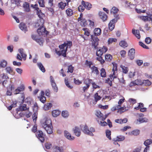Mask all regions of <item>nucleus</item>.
Returning a JSON list of instances; mask_svg holds the SVG:
<instances>
[{
	"instance_id": "nucleus-1",
	"label": "nucleus",
	"mask_w": 152,
	"mask_h": 152,
	"mask_svg": "<svg viewBox=\"0 0 152 152\" xmlns=\"http://www.w3.org/2000/svg\"><path fill=\"white\" fill-rule=\"evenodd\" d=\"M72 45L71 41H67L64 42L63 44L59 45V47L61 50L57 52V54L59 56L62 55L64 57H66L67 48H70Z\"/></svg>"
},
{
	"instance_id": "nucleus-2",
	"label": "nucleus",
	"mask_w": 152,
	"mask_h": 152,
	"mask_svg": "<svg viewBox=\"0 0 152 152\" xmlns=\"http://www.w3.org/2000/svg\"><path fill=\"white\" fill-rule=\"evenodd\" d=\"M27 109L26 105V104H23L20 106L16 110V113L14 115V117L18 119L23 116L24 113L22 111L25 110Z\"/></svg>"
},
{
	"instance_id": "nucleus-3",
	"label": "nucleus",
	"mask_w": 152,
	"mask_h": 152,
	"mask_svg": "<svg viewBox=\"0 0 152 152\" xmlns=\"http://www.w3.org/2000/svg\"><path fill=\"white\" fill-rule=\"evenodd\" d=\"M82 130L85 134L92 136H94V134L92 133L95 132V129L94 128L91 127L89 129L88 127L86 125L85 126L82 128Z\"/></svg>"
},
{
	"instance_id": "nucleus-4",
	"label": "nucleus",
	"mask_w": 152,
	"mask_h": 152,
	"mask_svg": "<svg viewBox=\"0 0 152 152\" xmlns=\"http://www.w3.org/2000/svg\"><path fill=\"white\" fill-rule=\"evenodd\" d=\"M118 9L115 7H113L110 10V13L113 15L114 17V19L119 20L120 19L119 14L118 13Z\"/></svg>"
},
{
	"instance_id": "nucleus-5",
	"label": "nucleus",
	"mask_w": 152,
	"mask_h": 152,
	"mask_svg": "<svg viewBox=\"0 0 152 152\" xmlns=\"http://www.w3.org/2000/svg\"><path fill=\"white\" fill-rule=\"evenodd\" d=\"M50 81L53 90L56 92H57L58 91V87L53 77L52 76H50Z\"/></svg>"
},
{
	"instance_id": "nucleus-6",
	"label": "nucleus",
	"mask_w": 152,
	"mask_h": 152,
	"mask_svg": "<svg viewBox=\"0 0 152 152\" xmlns=\"http://www.w3.org/2000/svg\"><path fill=\"white\" fill-rule=\"evenodd\" d=\"M37 32L40 36L42 35L45 36L48 34V31L46 30L44 26L40 27L37 30Z\"/></svg>"
},
{
	"instance_id": "nucleus-7",
	"label": "nucleus",
	"mask_w": 152,
	"mask_h": 152,
	"mask_svg": "<svg viewBox=\"0 0 152 152\" xmlns=\"http://www.w3.org/2000/svg\"><path fill=\"white\" fill-rule=\"evenodd\" d=\"M91 37L92 42V46L93 47H94V48L96 49L97 48V46L98 45V41L99 39L97 37H94L93 38V36L92 35H91Z\"/></svg>"
},
{
	"instance_id": "nucleus-8",
	"label": "nucleus",
	"mask_w": 152,
	"mask_h": 152,
	"mask_svg": "<svg viewBox=\"0 0 152 152\" xmlns=\"http://www.w3.org/2000/svg\"><path fill=\"white\" fill-rule=\"evenodd\" d=\"M36 135L41 142H43L45 140L44 138L45 135L42 131L39 130L37 132L36 134Z\"/></svg>"
},
{
	"instance_id": "nucleus-9",
	"label": "nucleus",
	"mask_w": 152,
	"mask_h": 152,
	"mask_svg": "<svg viewBox=\"0 0 152 152\" xmlns=\"http://www.w3.org/2000/svg\"><path fill=\"white\" fill-rule=\"evenodd\" d=\"M107 50V48L103 46L102 48H100L97 50L96 52V55L98 56H101L104 53H105Z\"/></svg>"
},
{
	"instance_id": "nucleus-10",
	"label": "nucleus",
	"mask_w": 152,
	"mask_h": 152,
	"mask_svg": "<svg viewBox=\"0 0 152 152\" xmlns=\"http://www.w3.org/2000/svg\"><path fill=\"white\" fill-rule=\"evenodd\" d=\"M92 82V80L87 79L84 81V84H86V86H84L83 88V90L84 92H85L86 90L88 89L90 86V84Z\"/></svg>"
},
{
	"instance_id": "nucleus-11",
	"label": "nucleus",
	"mask_w": 152,
	"mask_h": 152,
	"mask_svg": "<svg viewBox=\"0 0 152 152\" xmlns=\"http://www.w3.org/2000/svg\"><path fill=\"white\" fill-rule=\"evenodd\" d=\"M113 107L112 110L114 111L115 110L118 109V112L120 114H121L126 110H128V109H126V107L125 106L122 107Z\"/></svg>"
},
{
	"instance_id": "nucleus-12",
	"label": "nucleus",
	"mask_w": 152,
	"mask_h": 152,
	"mask_svg": "<svg viewBox=\"0 0 152 152\" xmlns=\"http://www.w3.org/2000/svg\"><path fill=\"white\" fill-rule=\"evenodd\" d=\"M118 20L113 19L110 21L109 24V28L110 31H111L114 29L115 23Z\"/></svg>"
},
{
	"instance_id": "nucleus-13",
	"label": "nucleus",
	"mask_w": 152,
	"mask_h": 152,
	"mask_svg": "<svg viewBox=\"0 0 152 152\" xmlns=\"http://www.w3.org/2000/svg\"><path fill=\"white\" fill-rule=\"evenodd\" d=\"M65 150L66 148L64 146H56L54 148V151L55 152H65Z\"/></svg>"
},
{
	"instance_id": "nucleus-14",
	"label": "nucleus",
	"mask_w": 152,
	"mask_h": 152,
	"mask_svg": "<svg viewBox=\"0 0 152 152\" xmlns=\"http://www.w3.org/2000/svg\"><path fill=\"white\" fill-rule=\"evenodd\" d=\"M64 134L65 137L70 140H73L75 139V137L72 136L71 134L67 131L64 132Z\"/></svg>"
},
{
	"instance_id": "nucleus-15",
	"label": "nucleus",
	"mask_w": 152,
	"mask_h": 152,
	"mask_svg": "<svg viewBox=\"0 0 152 152\" xmlns=\"http://www.w3.org/2000/svg\"><path fill=\"white\" fill-rule=\"evenodd\" d=\"M137 85H142V81L141 80H137L131 82L129 84L130 86H134Z\"/></svg>"
},
{
	"instance_id": "nucleus-16",
	"label": "nucleus",
	"mask_w": 152,
	"mask_h": 152,
	"mask_svg": "<svg viewBox=\"0 0 152 152\" xmlns=\"http://www.w3.org/2000/svg\"><path fill=\"white\" fill-rule=\"evenodd\" d=\"M81 3L85 8L88 10H90L92 7V5L90 3L85 2L83 0L82 1Z\"/></svg>"
},
{
	"instance_id": "nucleus-17",
	"label": "nucleus",
	"mask_w": 152,
	"mask_h": 152,
	"mask_svg": "<svg viewBox=\"0 0 152 152\" xmlns=\"http://www.w3.org/2000/svg\"><path fill=\"white\" fill-rule=\"evenodd\" d=\"M44 122L42 124L43 127L52 125L51 121L49 118H45L44 119Z\"/></svg>"
},
{
	"instance_id": "nucleus-18",
	"label": "nucleus",
	"mask_w": 152,
	"mask_h": 152,
	"mask_svg": "<svg viewBox=\"0 0 152 152\" xmlns=\"http://www.w3.org/2000/svg\"><path fill=\"white\" fill-rule=\"evenodd\" d=\"M135 49L134 48L130 49L129 51L128 56L131 60L133 59L134 57Z\"/></svg>"
},
{
	"instance_id": "nucleus-19",
	"label": "nucleus",
	"mask_w": 152,
	"mask_h": 152,
	"mask_svg": "<svg viewBox=\"0 0 152 152\" xmlns=\"http://www.w3.org/2000/svg\"><path fill=\"white\" fill-rule=\"evenodd\" d=\"M43 127L46 131L48 134H50L53 133V127L52 125L47 126H45Z\"/></svg>"
},
{
	"instance_id": "nucleus-20",
	"label": "nucleus",
	"mask_w": 152,
	"mask_h": 152,
	"mask_svg": "<svg viewBox=\"0 0 152 152\" xmlns=\"http://www.w3.org/2000/svg\"><path fill=\"white\" fill-rule=\"evenodd\" d=\"M20 28L23 31L26 32L27 31V27L26 25L23 23H20L19 25Z\"/></svg>"
},
{
	"instance_id": "nucleus-21",
	"label": "nucleus",
	"mask_w": 152,
	"mask_h": 152,
	"mask_svg": "<svg viewBox=\"0 0 152 152\" xmlns=\"http://www.w3.org/2000/svg\"><path fill=\"white\" fill-rule=\"evenodd\" d=\"M73 131L74 132L75 135L77 137L79 136L81 134V132L80 129L78 127H75V128H73Z\"/></svg>"
},
{
	"instance_id": "nucleus-22",
	"label": "nucleus",
	"mask_w": 152,
	"mask_h": 152,
	"mask_svg": "<svg viewBox=\"0 0 152 152\" xmlns=\"http://www.w3.org/2000/svg\"><path fill=\"white\" fill-rule=\"evenodd\" d=\"M99 15L101 19L103 21H105L107 19V15L104 12H100L99 13Z\"/></svg>"
},
{
	"instance_id": "nucleus-23",
	"label": "nucleus",
	"mask_w": 152,
	"mask_h": 152,
	"mask_svg": "<svg viewBox=\"0 0 152 152\" xmlns=\"http://www.w3.org/2000/svg\"><path fill=\"white\" fill-rule=\"evenodd\" d=\"M24 50L22 48H20L18 50V51L21 55L22 58L25 61L26 59L27 55L24 53Z\"/></svg>"
},
{
	"instance_id": "nucleus-24",
	"label": "nucleus",
	"mask_w": 152,
	"mask_h": 152,
	"mask_svg": "<svg viewBox=\"0 0 152 152\" xmlns=\"http://www.w3.org/2000/svg\"><path fill=\"white\" fill-rule=\"evenodd\" d=\"M24 89V86H22L20 87H18L17 88L15 89L14 91V93L15 94H19L20 92L23 91Z\"/></svg>"
},
{
	"instance_id": "nucleus-25",
	"label": "nucleus",
	"mask_w": 152,
	"mask_h": 152,
	"mask_svg": "<svg viewBox=\"0 0 152 152\" xmlns=\"http://www.w3.org/2000/svg\"><path fill=\"white\" fill-rule=\"evenodd\" d=\"M94 98L95 100L93 102V103L94 104H96L98 101L101 99L102 97L98 95V93H96L94 95Z\"/></svg>"
},
{
	"instance_id": "nucleus-26",
	"label": "nucleus",
	"mask_w": 152,
	"mask_h": 152,
	"mask_svg": "<svg viewBox=\"0 0 152 152\" xmlns=\"http://www.w3.org/2000/svg\"><path fill=\"white\" fill-rule=\"evenodd\" d=\"M6 72L10 74L13 75L14 74L13 69L10 66L6 67L5 69Z\"/></svg>"
},
{
	"instance_id": "nucleus-27",
	"label": "nucleus",
	"mask_w": 152,
	"mask_h": 152,
	"mask_svg": "<svg viewBox=\"0 0 152 152\" xmlns=\"http://www.w3.org/2000/svg\"><path fill=\"white\" fill-rule=\"evenodd\" d=\"M91 69L92 73L96 74L97 75L99 74V72L97 67L94 66L91 67Z\"/></svg>"
},
{
	"instance_id": "nucleus-28",
	"label": "nucleus",
	"mask_w": 152,
	"mask_h": 152,
	"mask_svg": "<svg viewBox=\"0 0 152 152\" xmlns=\"http://www.w3.org/2000/svg\"><path fill=\"white\" fill-rule=\"evenodd\" d=\"M132 33L137 39H140V36L139 30H135L134 29H133L132 30Z\"/></svg>"
},
{
	"instance_id": "nucleus-29",
	"label": "nucleus",
	"mask_w": 152,
	"mask_h": 152,
	"mask_svg": "<svg viewBox=\"0 0 152 152\" xmlns=\"http://www.w3.org/2000/svg\"><path fill=\"white\" fill-rule=\"evenodd\" d=\"M0 65L1 68H5L7 65V62L4 59L0 61Z\"/></svg>"
},
{
	"instance_id": "nucleus-30",
	"label": "nucleus",
	"mask_w": 152,
	"mask_h": 152,
	"mask_svg": "<svg viewBox=\"0 0 152 152\" xmlns=\"http://www.w3.org/2000/svg\"><path fill=\"white\" fill-rule=\"evenodd\" d=\"M61 112L58 110H54L52 111V115L54 117H56L60 114Z\"/></svg>"
},
{
	"instance_id": "nucleus-31",
	"label": "nucleus",
	"mask_w": 152,
	"mask_h": 152,
	"mask_svg": "<svg viewBox=\"0 0 152 152\" xmlns=\"http://www.w3.org/2000/svg\"><path fill=\"white\" fill-rule=\"evenodd\" d=\"M94 32L96 36H99L101 34V30L99 28H95L94 30Z\"/></svg>"
},
{
	"instance_id": "nucleus-32",
	"label": "nucleus",
	"mask_w": 152,
	"mask_h": 152,
	"mask_svg": "<svg viewBox=\"0 0 152 152\" xmlns=\"http://www.w3.org/2000/svg\"><path fill=\"white\" fill-rule=\"evenodd\" d=\"M23 7L24 9V10L26 12H28L30 11L29 5L27 3L25 2L23 4Z\"/></svg>"
},
{
	"instance_id": "nucleus-33",
	"label": "nucleus",
	"mask_w": 152,
	"mask_h": 152,
	"mask_svg": "<svg viewBox=\"0 0 152 152\" xmlns=\"http://www.w3.org/2000/svg\"><path fill=\"white\" fill-rule=\"evenodd\" d=\"M66 14L68 16H71L73 13L72 10L70 8L67 9L66 11Z\"/></svg>"
},
{
	"instance_id": "nucleus-34",
	"label": "nucleus",
	"mask_w": 152,
	"mask_h": 152,
	"mask_svg": "<svg viewBox=\"0 0 152 152\" xmlns=\"http://www.w3.org/2000/svg\"><path fill=\"white\" fill-rule=\"evenodd\" d=\"M37 65L40 70L43 72H45V70L43 65L41 63H38Z\"/></svg>"
},
{
	"instance_id": "nucleus-35",
	"label": "nucleus",
	"mask_w": 152,
	"mask_h": 152,
	"mask_svg": "<svg viewBox=\"0 0 152 152\" xmlns=\"http://www.w3.org/2000/svg\"><path fill=\"white\" fill-rule=\"evenodd\" d=\"M61 115L64 118H67L69 115L68 112L66 110H64L62 112Z\"/></svg>"
},
{
	"instance_id": "nucleus-36",
	"label": "nucleus",
	"mask_w": 152,
	"mask_h": 152,
	"mask_svg": "<svg viewBox=\"0 0 152 152\" xmlns=\"http://www.w3.org/2000/svg\"><path fill=\"white\" fill-rule=\"evenodd\" d=\"M96 115L97 117L102 120L103 115L100 111L97 110L96 111Z\"/></svg>"
},
{
	"instance_id": "nucleus-37",
	"label": "nucleus",
	"mask_w": 152,
	"mask_h": 152,
	"mask_svg": "<svg viewBox=\"0 0 152 152\" xmlns=\"http://www.w3.org/2000/svg\"><path fill=\"white\" fill-rule=\"evenodd\" d=\"M140 18L144 22H146L150 20V16H141L140 17Z\"/></svg>"
},
{
	"instance_id": "nucleus-38",
	"label": "nucleus",
	"mask_w": 152,
	"mask_h": 152,
	"mask_svg": "<svg viewBox=\"0 0 152 152\" xmlns=\"http://www.w3.org/2000/svg\"><path fill=\"white\" fill-rule=\"evenodd\" d=\"M88 20H86L85 19H83L82 20L81 22V25L82 26H85L88 24Z\"/></svg>"
},
{
	"instance_id": "nucleus-39",
	"label": "nucleus",
	"mask_w": 152,
	"mask_h": 152,
	"mask_svg": "<svg viewBox=\"0 0 152 152\" xmlns=\"http://www.w3.org/2000/svg\"><path fill=\"white\" fill-rule=\"evenodd\" d=\"M119 45L121 46L124 48H125L128 46L127 43L124 41H122L120 42L119 43Z\"/></svg>"
},
{
	"instance_id": "nucleus-40",
	"label": "nucleus",
	"mask_w": 152,
	"mask_h": 152,
	"mask_svg": "<svg viewBox=\"0 0 152 152\" xmlns=\"http://www.w3.org/2000/svg\"><path fill=\"white\" fill-rule=\"evenodd\" d=\"M115 141H122L125 139V137L124 136L120 135L117 136L116 138H115Z\"/></svg>"
},
{
	"instance_id": "nucleus-41",
	"label": "nucleus",
	"mask_w": 152,
	"mask_h": 152,
	"mask_svg": "<svg viewBox=\"0 0 152 152\" xmlns=\"http://www.w3.org/2000/svg\"><path fill=\"white\" fill-rule=\"evenodd\" d=\"M100 72V75L102 77H106V72L104 68H102L101 69Z\"/></svg>"
},
{
	"instance_id": "nucleus-42",
	"label": "nucleus",
	"mask_w": 152,
	"mask_h": 152,
	"mask_svg": "<svg viewBox=\"0 0 152 152\" xmlns=\"http://www.w3.org/2000/svg\"><path fill=\"white\" fill-rule=\"evenodd\" d=\"M52 106V104L50 103H48L45 104L44 106V109L45 110H47L50 109Z\"/></svg>"
},
{
	"instance_id": "nucleus-43",
	"label": "nucleus",
	"mask_w": 152,
	"mask_h": 152,
	"mask_svg": "<svg viewBox=\"0 0 152 152\" xmlns=\"http://www.w3.org/2000/svg\"><path fill=\"white\" fill-rule=\"evenodd\" d=\"M151 82L148 80H142V85H144L146 86H149L151 84Z\"/></svg>"
},
{
	"instance_id": "nucleus-44",
	"label": "nucleus",
	"mask_w": 152,
	"mask_h": 152,
	"mask_svg": "<svg viewBox=\"0 0 152 152\" xmlns=\"http://www.w3.org/2000/svg\"><path fill=\"white\" fill-rule=\"evenodd\" d=\"M152 143V140L151 139H148L145 140L144 143L145 145L148 146V145H150Z\"/></svg>"
},
{
	"instance_id": "nucleus-45",
	"label": "nucleus",
	"mask_w": 152,
	"mask_h": 152,
	"mask_svg": "<svg viewBox=\"0 0 152 152\" xmlns=\"http://www.w3.org/2000/svg\"><path fill=\"white\" fill-rule=\"evenodd\" d=\"M83 30L84 31V34L85 35L89 36L90 34V33L89 30L86 28H84L83 29Z\"/></svg>"
},
{
	"instance_id": "nucleus-46",
	"label": "nucleus",
	"mask_w": 152,
	"mask_h": 152,
	"mask_svg": "<svg viewBox=\"0 0 152 152\" xmlns=\"http://www.w3.org/2000/svg\"><path fill=\"white\" fill-rule=\"evenodd\" d=\"M37 115L38 113L37 112H35L32 115V118L34 123H35L37 119Z\"/></svg>"
},
{
	"instance_id": "nucleus-47",
	"label": "nucleus",
	"mask_w": 152,
	"mask_h": 152,
	"mask_svg": "<svg viewBox=\"0 0 152 152\" xmlns=\"http://www.w3.org/2000/svg\"><path fill=\"white\" fill-rule=\"evenodd\" d=\"M36 10L37 11V14L39 18H41L43 16L44 14L41 12V10H39V8Z\"/></svg>"
},
{
	"instance_id": "nucleus-48",
	"label": "nucleus",
	"mask_w": 152,
	"mask_h": 152,
	"mask_svg": "<svg viewBox=\"0 0 152 152\" xmlns=\"http://www.w3.org/2000/svg\"><path fill=\"white\" fill-rule=\"evenodd\" d=\"M59 6L60 8L62 10H63L64 9L65 7L66 6V3H63L62 2L59 3Z\"/></svg>"
},
{
	"instance_id": "nucleus-49",
	"label": "nucleus",
	"mask_w": 152,
	"mask_h": 152,
	"mask_svg": "<svg viewBox=\"0 0 152 152\" xmlns=\"http://www.w3.org/2000/svg\"><path fill=\"white\" fill-rule=\"evenodd\" d=\"M105 57L106 60L107 61H110L112 58V56L108 54L106 55Z\"/></svg>"
},
{
	"instance_id": "nucleus-50",
	"label": "nucleus",
	"mask_w": 152,
	"mask_h": 152,
	"mask_svg": "<svg viewBox=\"0 0 152 152\" xmlns=\"http://www.w3.org/2000/svg\"><path fill=\"white\" fill-rule=\"evenodd\" d=\"M65 83L66 86L69 88L70 89H72L73 88V86H70L69 85V83L68 82V79L66 78H65Z\"/></svg>"
},
{
	"instance_id": "nucleus-51",
	"label": "nucleus",
	"mask_w": 152,
	"mask_h": 152,
	"mask_svg": "<svg viewBox=\"0 0 152 152\" xmlns=\"http://www.w3.org/2000/svg\"><path fill=\"white\" fill-rule=\"evenodd\" d=\"M121 68L123 72L124 73L126 74L128 72V70L127 67H125L122 65L121 66Z\"/></svg>"
},
{
	"instance_id": "nucleus-52",
	"label": "nucleus",
	"mask_w": 152,
	"mask_h": 152,
	"mask_svg": "<svg viewBox=\"0 0 152 152\" xmlns=\"http://www.w3.org/2000/svg\"><path fill=\"white\" fill-rule=\"evenodd\" d=\"M111 133V131L109 130H107L106 131V136L110 140H111L110 137Z\"/></svg>"
},
{
	"instance_id": "nucleus-53",
	"label": "nucleus",
	"mask_w": 152,
	"mask_h": 152,
	"mask_svg": "<svg viewBox=\"0 0 152 152\" xmlns=\"http://www.w3.org/2000/svg\"><path fill=\"white\" fill-rule=\"evenodd\" d=\"M37 1L40 7H44L45 5L44 0H37Z\"/></svg>"
},
{
	"instance_id": "nucleus-54",
	"label": "nucleus",
	"mask_w": 152,
	"mask_h": 152,
	"mask_svg": "<svg viewBox=\"0 0 152 152\" xmlns=\"http://www.w3.org/2000/svg\"><path fill=\"white\" fill-rule=\"evenodd\" d=\"M98 57H97L96 59L99 61L102 64H104L105 62V61L104 60L102 59V56Z\"/></svg>"
},
{
	"instance_id": "nucleus-55",
	"label": "nucleus",
	"mask_w": 152,
	"mask_h": 152,
	"mask_svg": "<svg viewBox=\"0 0 152 152\" xmlns=\"http://www.w3.org/2000/svg\"><path fill=\"white\" fill-rule=\"evenodd\" d=\"M116 41L117 39L115 38H110L108 39V43L109 44H110L113 42H116Z\"/></svg>"
},
{
	"instance_id": "nucleus-56",
	"label": "nucleus",
	"mask_w": 152,
	"mask_h": 152,
	"mask_svg": "<svg viewBox=\"0 0 152 152\" xmlns=\"http://www.w3.org/2000/svg\"><path fill=\"white\" fill-rule=\"evenodd\" d=\"M73 70L74 67L72 66V65H70L68 66L67 72L72 73L73 72Z\"/></svg>"
},
{
	"instance_id": "nucleus-57",
	"label": "nucleus",
	"mask_w": 152,
	"mask_h": 152,
	"mask_svg": "<svg viewBox=\"0 0 152 152\" xmlns=\"http://www.w3.org/2000/svg\"><path fill=\"white\" fill-rule=\"evenodd\" d=\"M85 64L88 66L90 68H91V65H93V63L91 61H88L86 60L85 62Z\"/></svg>"
},
{
	"instance_id": "nucleus-58",
	"label": "nucleus",
	"mask_w": 152,
	"mask_h": 152,
	"mask_svg": "<svg viewBox=\"0 0 152 152\" xmlns=\"http://www.w3.org/2000/svg\"><path fill=\"white\" fill-rule=\"evenodd\" d=\"M139 133L140 131L137 129L133 130L131 132V133L132 134L134 135H138L139 134Z\"/></svg>"
},
{
	"instance_id": "nucleus-59",
	"label": "nucleus",
	"mask_w": 152,
	"mask_h": 152,
	"mask_svg": "<svg viewBox=\"0 0 152 152\" xmlns=\"http://www.w3.org/2000/svg\"><path fill=\"white\" fill-rule=\"evenodd\" d=\"M16 102H15L13 104H12L11 105L8 107V109L9 110H11L12 107H16Z\"/></svg>"
},
{
	"instance_id": "nucleus-60",
	"label": "nucleus",
	"mask_w": 152,
	"mask_h": 152,
	"mask_svg": "<svg viewBox=\"0 0 152 152\" xmlns=\"http://www.w3.org/2000/svg\"><path fill=\"white\" fill-rule=\"evenodd\" d=\"M112 64L113 65V72H115V71L117 70V64L113 63Z\"/></svg>"
},
{
	"instance_id": "nucleus-61",
	"label": "nucleus",
	"mask_w": 152,
	"mask_h": 152,
	"mask_svg": "<svg viewBox=\"0 0 152 152\" xmlns=\"http://www.w3.org/2000/svg\"><path fill=\"white\" fill-rule=\"evenodd\" d=\"M78 11L80 12H82L85 9V7L83 5H80L78 8Z\"/></svg>"
},
{
	"instance_id": "nucleus-62",
	"label": "nucleus",
	"mask_w": 152,
	"mask_h": 152,
	"mask_svg": "<svg viewBox=\"0 0 152 152\" xmlns=\"http://www.w3.org/2000/svg\"><path fill=\"white\" fill-rule=\"evenodd\" d=\"M139 45L144 48L148 49V47L141 42H139Z\"/></svg>"
},
{
	"instance_id": "nucleus-63",
	"label": "nucleus",
	"mask_w": 152,
	"mask_h": 152,
	"mask_svg": "<svg viewBox=\"0 0 152 152\" xmlns=\"http://www.w3.org/2000/svg\"><path fill=\"white\" fill-rule=\"evenodd\" d=\"M24 115H25L27 118H29L31 115V112L28 110L24 113Z\"/></svg>"
},
{
	"instance_id": "nucleus-64",
	"label": "nucleus",
	"mask_w": 152,
	"mask_h": 152,
	"mask_svg": "<svg viewBox=\"0 0 152 152\" xmlns=\"http://www.w3.org/2000/svg\"><path fill=\"white\" fill-rule=\"evenodd\" d=\"M141 147H139L134 148L132 152H140Z\"/></svg>"
}]
</instances>
